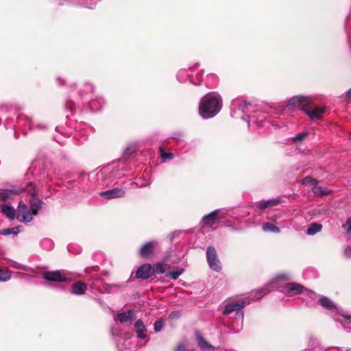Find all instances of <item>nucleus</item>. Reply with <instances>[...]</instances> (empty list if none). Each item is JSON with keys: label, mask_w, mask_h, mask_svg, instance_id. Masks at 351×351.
<instances>
[{"label": "nucleus", "mask_w": 351, "mask_h": 351, "mask_svg": "<svg viewBox=\"0 0 351 351\" xmlns=\"http://www.w3.org/2000/svg\"><path fill=\"white\" fill-rule=\"evenodd\" d=\"M237 111H241L243 115L241 119L248 123L249 128L255 129L264 125L266 119V114L262 112H256V107L250 103L241 98H235L231 101V115L239 117Z\"/></svg>", "instance_id": "f257e3e1"}, {"label": "nucleus", "mask_w": 351, "mask_h": 351, "mask_svg": "<svg viewBox=\"0 0 351 351\" xmlns=\"http://www.w3.org/2000/svg\"><path fill=\"white\" fill-rule=\"evenodd\" d=\"M127 171L122 162H114L109 164L95 173L98 184L104 186H109L114 184L116 181L124 176V171Z\"/></svg>", "instance_id": "f03ea898"}, {"label": "nucleus", "mask_w": 351, "mask_h": 351, "mask_svg": "<svg viewBox=\"0 0 351 351\" xmlns=\"http://www.w3.org/2000/svg\"><path fill=\"white\" fill-rule=\"evenodd\" d=\"M222 108V98L217 93L204 95L199 103V112L204 119H209L217 115Z\"/></svg>", "instance_id": "7ed1b4c3"}, {"label": "nucleus", "mask_w": 351, "mask_h": 351, "mask_svg": "<svg viewBox=\"0 0 351 351\" xmlns=\"http://www.w3.org/2000/svg\"><path fill=\"white\" fill-rule=\"evenodd\" d=\"M313 101V97L310 96H294L287 102V108H299L304 111L311 119H319L325 112L324 108L315 107L311 109V105Z\"/></svg>", "instance_id": "20e7f679"}, {"label": "nucleus", "mask_w": 351, "mask_h": 351, "mask_svg": "<svg viewBox=\"0 0 351 351\" xmlns=\"http://www.w3.org/2000/svg\"><path fill=\"white\" fill-rule=\"evenodd\" d=\"M248 304H250V301L243 299L231 302L225 306L223 313L228 315L233 312H236V315L240 316L243 319V313L242 309Z\"/></svg>", "instance_id": "39448f33"}, {"label": "nucleus", "mask_w": 351, "mask_h": 351, "mask_svg": "<svg viewBox=\"0 0 351 351\" xmlns=\"http://www.w3.org/2000/svg\"><path fill=\"white\" fill-rule=\"evenodd\" d=\"M43 278L48 281L53 282H67L71 281V274L64 270L47 271L43 273Z\"/></svg>", "instance_id": "423d86ee"}, {"label": "nucleus", "mask_w": 351, "mask_h": 351, "mask_svg": "<svg viewBox=\"0 0 351 351\" xmlns=\"http://www.w3.org/2000/svg\"><path fill=\"white\" fill-rule=\"evenodd\" d=\"M206 260L209 267L212 270L217 272L221 270V262L214 247H208L206 250Z\"/></svg>", "instance_id": "0eeeda50"}, {"label": "nucleus", "mask_w": 351, "mask_h": 351, "mask_svg": "<svg viewBox=\"0 0 351 351\" xmlns=\"http://www.w3.org/2000/svg\"><path fill=\"white\" fill-rule=\"evenodd\" d=\"M34 215L31 211V210L27 208L26 204L23 201H21L19 203L17 210V219L19 221L23 223L30 222L32 220Z\"/></svg>", "instance_id": "6e6552de"}, {"label": "nucleus", "mask_w": 351, "mask_h": 351, "mask_svg": "<svg viewBox=\"0 0 351 351\" xmlns=\"http://www.w3.org/2000/svg\"><path fill=\"white\" fill-rule=\"evenodd\" d=\"M224 217V215L221 213L220 210L217 209L212 211L208 215L204 216L202 218V223L205 226L211 227L216 223L217 219H223Z\"/></svg>", "instance_id": "1a4fd4ad"}, {"label": "nucleus", "mask_w": 351, "mask_h": 351, "mask_svg": "<svg viewBox=\"0 0 351 351\" xmlns=\"http://www.w3.org/2000/svg\"><path fill=\"white\" fill-rule=\"evenodd\" d=\"M158 243L156 241H152L145 243L139 250V255L141 257L146 258L150 257L154 252V249Z\"/></svg>", "instance_id": "9d476101"}, {"label": "nucleus", "mask_w": 351, "mask_h": 351, "mask_svg": "<svg viewBox=\"0 0 351 351\" xmlns=\"http://www.w3.org/2000/svg\"><path fill=\"white\" fill-rule=\"evenodd\" d=\"M135 318V312L134 310H128L125 312L119 313L114 317L115 322H119L121 324L132 323Z\"/></svg>", "instance_id": "9b49d317"}, {"label": "nucleus", "mask_w": 351, "mask_h": 351, "mask_svg": "<svg viewBox=\"0 0 351 351\" xmlns=\"http://www.w3.org/2000/svg\"><path fill=\"white\" fill-rule=\"evenodd\" d=\"M125 192L122 188H114L100 193V196L105 199H114L121 197L125 195Z\"/></svg>", "instance_id": "f8f14e48"}, {"label": "nucleus", "mask_w": 351, "mask_h": 351, "mask_svg": "<svg viewBox=\"0 0 351 351\" xmlns=\"http://www.w3.org/2000/svg\"><path fill=\"white\" fill-rule=\"evenodd\" d=\"M152 265L149 263H145L141 265L136 271L135 276L136 278L146 280L151 275Z\"/></svg>", "instance_id": "ddd939ff"}, {"label": "nucleus", "mask_w": 351, "mask_h": 351, "mask_svg": "<svg viewBox=\"0 0 351 351\" xmlns=\"http://www.w3.org/2000/svg\"><path fill=\"white\" fill-rule=\"evenodd\" d=\"M195 338L197 343L198 346L199 347L202 351H214L215 348L210 343H208L202 336V335L196 332H195Z\"/></svg>", "instance_id": "4468645a"}, {"label": "nucleus", "mask_w": 351, "mask_h": 351, "mask_svg": "<svg viewBox=\"0 0 351 351\" xmlns=\"http://www.w3.org/2000/svg\"><path fill=\"white\" fill-rule=\"evenodd\" d=\"M304 287L298 283L289 282L287 283L284 287L283 291L291 293L293 295L300 294L303 292Z\"/></svg>", "instance_id": "2eb2a0df"}, {"label": "nucleus", "mask_w": 351, "mask_h": 351, "mask_svg": "<svg viewBox=\"0 0 351 351\" xmlns=\"http://www.w3.org/2000/svg\"><path fill=\"white\" fill-rule=\"evenodd\" d=\"M87 290V285L82 281L74 282L71 287V293L75 295H83Z\"/></svg>", "instance_id": "dca6fc26"}, {"label": "nucleus", "mask_w": 351, "mask_h": 351, "mask_svg": "<svg viewBox=\"0 0 351 351\" xmlns=\"http://www.w3.org/2000/svg\"><path fill=\"white\" fill-rule=\"evenodd\" d=\"M279 203L278 199H263L256 203V206L260 210H265L267 208L277 205Z\"/></svg>", "instance_id": "f3484780"}, {"label": "nucleus", "mask_w": 351, "mask_h": 351, "mask_svg": "<svg viewBox=\"0 0 351 351\" xmlns=\"http://www.w3.org/2000/svg\"><path fill=\"white\" fill-rule=\"evenodd\" d=\"M134 329L138 338L144 339L147 337V330L141 319L135 322Z\"/></svg>", "instance_id": "a211bd4d"}, {"label": "nucleus", "mask_w": 351, "mask_h": 351, "mask_svg": "<svg viewBox=\"0 0 351 351\" xmlns=\"http://www.w3.org/2000/svg\"><path fill=\"white\" fill-rule=\"evenodd\" d=\"M319 304L325 308L330 311H338L336 304L328 298L322 297L319 300Z\"/></svg>", "instance_id": "6ab92c4d"}, {"label": "nucleus", "mask_w": 351, "mask_h": 351, "mask_svg": "<svg viewBox=\"0 0 351 351\" xmlns=\"http://www.w3.org/2000/svg\"><path fill=\"white\" fill-rule=\"evenodd\" d=\"M191 68L180 69L177 73L178 80L180 82H186L191 77Z\"/></svg>", "instance_id": "aec40b11"}, {"label": "nucleus", "mask_w": 351, "mask_h": 351, "mask_svg": "<svg viewBox=\"0 0 351 351\" xmlns=\"http://www.w3.org/2000/svg\"><path fill=\"white\" fill-rule=\"evenodd\" d=\"M43 201L38 198L31 197L29 199L30 210L34 215H37L39 210L41 208Z\"/></svg>", "instance_id": "412c9836"}, {"label": "nucleus", "mask_w": 351, "mask_h": 351, "mask_svg": "<svg viewBox=\"0 0 351 351\" xmlns=\"http://www.w3.org/2000/svg\"><path fill=\"white\" fill-rule=\"evenodd\" d=\"M1 212L9 219H14V215H14L15 214L14 208V207L10 206V205H6V204L2 205L1 206Z\"/></svg>", "instance_id": "4be33fe9"}, {"label": "nucleus", "mask_w": 351, "mask_h": 351, "mask_svg": "<svg viewBox=\"0 0 351 351\" xmlns=\"http://www.w3.org/2000/svg\"><path fill=\"white\" fill-rule=\"evenodd\" d=\"M262 230L265 232H274V233H279L280 232V229L279 227L269 223L265 222L263 223Z\"/></svg>", "instance_id": "5701e85b"}, {"label": "nucleus", "mask_w": 351, "mask_h": 351, "mask_svg": "<svg viewBox=\"0 0 351 351\" xmlns=\"http://www.w3.org/2000/svg\"><path fill=\"white\" fill-rule=\"evenodd\" d=\"M322 224L317 223H313L309 226L306 230V234L308 235H314L322 230Z\"/></svg>", "instance_id": "b1692460"}, {"label": "nucleus", "mask_w": 351, "mask_h": 351, "mask_svg": "<svg viewBox=\"0 0 351 351\" xmlns=\"http://www.w3.org/2000/svg\"><path fill=\"white\" fill-rule=\"evenodd\" d=\"M313 192L315 195L317 196H324L329 194L330 193V191L327 188L322 187L320 186L315 185L313 187Z\"/></svg>", "instance_id": "393cba45"}, {"label": "nucleus", "mask_w": 351, "mask_h": 351, "mask_svg": "<svg viewBox=\"0 0 351 351\" xmlns=\"http://www.w3.org/2000/svg\"><path fill=\"white\" fill-rule=\"evenodd\" d=\"M17 192L13 190H2L0 192V199L2 201H6L11 198L13 195H16Z\"/></svg>", "instance_id": "a878e982"}, {"label": "nucleus", "mask_w": 351, "mask_h": 351, "mask_svg": "<svg viewBox=\"0 0 351 351\" xmlns=\"http://www.w3.org/2000/svg\"><path fill=\"white\" fill-rule=\"evenodd\" d=\"M167 261V258H165L162 262L158 263L156 264L154 267V271L156 274H164L165 272V269L164 268V266L165 265Z\"/></svg>", "instance_id": "bb28decb"}, {"label": "nucleus", "mask_w": 351, "mask_h": 351, "mask_svg": "<svg viewBox=\"0 0 351 351\" xmlns=\"http://www.w3.org/2000/svg\"><path fill=\"white\" fill-rule=\"evenodd\" d=\"M184 269L183 268L178 269L176 271H169L166 274V276L167 278H171L173 280H176L179 278V276L183 274Z\"/></svg>", "instance_id": "cd10ccee"}, {"label": "nucleus", "mask_w": 351, "mask_h": 351, "mask_svg": "<svg viewBox=\"0 0 351 351\" xmlns=\"http://www.w3.org/2000/svg\"><path fill=\"white\" fill-rule=\"evenodd\" d=\"M11 272L8 269L0 267V282H5L10 279Z\"/></svg>", "instance_id": "c85d7f7f"}, {"label": "nucleus", "mask_w": 351, "mask_h": 351, "mask_svg": "<svg viewBox=\"0 0 351 351\" xmlns=\"http://www.w3.org/2000/svg\"><path fill=\"white\" fill-rule=\"evenodd\" d=\"M20 228L21 226L14 227L12 228H6L2 230L0 233L3 235L17 234L20 231Z\"/></svg>", "instance_id": "c756f323"}, {"label": "nucleus", "mask_w": 351, "mask_h": 351, "mask_svg": "<svg viewBox=\"0 0 351 351\" xmlns=\"http://www.w3.org/2000/svg\"><path fill=\"white\" fill-rule=\"evenodd\" d=\"M150 184L149 179L145 177L140 178L133 184L136 185L138 187H145Z\"/></svg>", "instance_id": "7c9ffc66"}, {"label": "nucleus", "mask_w": 351, "mask_h": 351, "mask_svg": "<svg viewBox=\"0 0 351 351\" xmlns=\"http://www.w3.org/2000/svg\"><path fill=\"white\" fill-rule=\"evenodd\" d=\"M10 266L14 267V268H16V269H21V270H23V271H32L33 272L34 271V269H32V268H29L27 266H25L22 264H20V263H18L15 261H12L10 263Z\"/></svg>", "instance_id": "2f4dec72"}, {"label": "nucleus", "mask_w": 351, "mask_h": 351, "mask_svg": "<svg viewBox=\"0 0 351 351\" xmlns=\"http://www.w3.org/2000/svg\"><path fill=\"white\" fill-rule=\"evenodd\" d=\"M94 90V86L92 84L90 83H86L84 84V88L83 90H81L80 92V96L83 98L84 97V93L85 94H90L92 93Z\"/></svg>", "instance_id": "473e14b6"}, {"label": "nucleus", "mask_w": 351, "mask_h": 351, "mask_svg": "<svg viewBox=\"0 0 351 351\" xmlns=\"http://www.w3.org/2000/svg\"><path fill=\"white\" fill-rule=\"evenodd\" d=\"M202 80V74L198 73L195 75V76H193L191 74V77L189 78V81L192 84L198 85L201 83Z\"/></svg>", "instance_id": "72a5a7b5"}, {"label": "nucleus", "mask_w": 351, "mask_h": 351, "mask_svg": "<svg viewBox=\"0 0 351 351\" xmlns=\"http://www.w3.org/2000/svg\"><path fill=\"white\" fill-rule=\"evenodd\" d=\"M308 136V133L306 132H302L297 134L295 136H293L291 138L292 141L297 142V141H302L305 139V138Z\"/></svg>", "instance_id": "f704fd0d"}, {"label": "nucleus", "mask_w": 351, "mask_h": 351, "mask_svg": "<svg viewBox=\"0 0 351 351\" xmlns=\"http://www.w3.org/2000/svg\"><path fill=\"white\" fill-rule=\"evenodd\" d=\"M160 156L162 159H173L175 157L174 154L170 152H165L162 147L160 148Z\"/></svg>", "instance_id": "c9c22d12"}, {"label": "nucleus", "mask_w": 351, "mask_h": 351, "mask_svg": "<svg viewBox=\"0 0 351 351\" xmlns=\"http://www.w3.org/2000/svg\"><path fill=\"white\" fill-rule=\"evenodd\" d=\"M26 190H27L28 194H29L32 197H36V192L35 186L32 183L28 184V185L27 186Z\"/></svg>", "instance_id": "e433bc0d"}, {"label": "nucleus", "mask_w": 351, "mask_h": 351, "mask_svg": "<svg viewBox=\"0 0 351 351\" xmlns=\"http://www.w3.org/2000/svg\"><path fill=\"white\" fill-rule=\"evenodd\" d=\"M163 326H164L163 322H162V319H158L154 323V330L156 332H160L162 330V329L163 328Z\"/></svg>", "instance_id": "4c0bfd02"}, {"label": "nucleus", "mask_w": 351, "mask_h": 351, "mask_svg": "<svg viewBox=\"0 0 351 351\" xmlns=\"http://www.w3.org/2000/svg\"><path fill=\"white\" fill-rule=\"evenodd\" d=\"M42 246L47 250H50L53 248V244L49 239H45L42 241Z\"/></svg>", "instance_id": "58836bf2"}, {"label": "nucleus", "mask_w": 351, "mask_h": 351, "mask_svg": "<svg viewBox=\"0 0 351 351\" xmlns=\"http://www.w3.org/2000/svg\"><path fill=\"white\" fill-rule=\"evenodd\" d=\"M301 182L302 184L307 185L311 183H315L317 182V181L311 178V177H305L304 179L302 180Z\"/></svg>", "instance_id": "ea45409f"}, {"label": "nucleus", "mask_w": 351, "mask_h": 351, "mask_svg": "<svg viewBox=\"0 0 351 351\" xmlns=\"http://www.w3.org/2000/svg\"><path fill=\"white\" fill-rule=\"evenodd\" d=\"M343 227L348 233L351 231V217L347 219L346 223Z\"/></svg>", "instance_id": "a19ab883"}, {"label": "nucleus", "mask_w": 351, "mask_h": 351, "mask_svg": "<svg viewBox=\"0 0 351 351\" xmlns=\"http://www.w3.org/2000/svg\"><path fill=\"white\" fill-rule=\"evenodd\" d=\"M66 106V108H69V110L71 111H73L75 109V104L71 100H67Z\"/></svg>", "instance_id": "79ce46f5"}, {"label": "nucleus", "mask_w": 351, "mask_h": 351, "mask_svg": "<svg viewBox=\"0 0 351 351\" xmlns=\"http://www.w3.org/2000/svg\"><path fill=\"white\" fill-rule=\"evenodd\" d=\"M176 351H186V345L183 343H180L176 348Z\"/></svg>", "instance_id": "37998d69"}, {"label": "nucleus", "mask_w": 351, "mask_h": 351, "mask_svg": "<svg viewBox=\"0 0 351 351\" xmlns=\"http://www.w3.org/2000/svg\"><path fill=\"white\" fill-rule=\"evenodd\" d=\"M134 152V148L132 147H128L125 148V149L124 150V154L125 156H129L130 155L132 152Z\"/></svg>", "instance_id": "c03bdc74"}, {"label": "nucleus", "mask_w": 351, "mask_h": 351, "mask_svg": "<svg viewBox=\"0 0 351 351\" xmlns=\"http://www.w3.org/2000/svg\"><path fill=\"white\" fill-rule=\"evenodd\" d=\"M344 254L348 258H351V247H346L344 250Z\"/></svg>", "instance_id": "a18cd8bd"}, {"label": "nucleus", "mask_w": 351, "mask_h": 351, "mask_svg": "<svg viewBox=\"0 0 351 351\" xmlns=\"http://www.w3.org/2000/svg\"><path fill=\"white\" fill-rule=\"evenodd\" d=\"M343 317L346 323L351 324V316L343 315Z\"/></svg>", "instance_id": "49530a36"}, {"label": "nucleus", "mask_w": 351, "mask_h": 351, "mask_svg": "<svg viewBox=\"0 0 351 351\" xmlns=\"http://www.w3.org/2000/svg\"><path fill=\"white\" fill-rule=\"evenodd\" d=\"M35 128H36L38 130H43V129H46L47 126L44 124H38L35 126Z\"/></svg>", "instance_id": "de8ad7c7"}, {"label": "nucleus", "mask_w": 351, "mask_h": 351, "mask_svg": "<svg viewBox=\"0 0 351 351\" xmlns=\"http://www.w3.org/2000/svg\"><path fill=\"white\" fill-rule=\"evenodd\" d=\"M27 121L28 123V125H29V127L30 130L34 129V126L33 125V123L32 122L31 119L27 118Z\"/></svg>", "instance_id": "09e8293b"}, {"label": "nucleus", "mask_w": 351, "mask_h": 351, "mask_svg": "<svg viewBox=\"0 0 351 351\" xmlns=\"http://www.w3.org/2000/svg\"><path fill=\"white\" fill-rule=\"evenodd\" d=\"M346 96L348 98H351V88L346 92Z\"/></svg>", "instance_id": "8fccbe9b"}, {"label": "nucleus", "mask_w": 351, "mask_h": 351, "mask_svg": "<svg viewBox=\"0 0 351 351\" xmlns=\"http://www.w3.org/2000/svg\"><path fill=\"white\" fill-rule=\"evenodd\" d=\"M16 275L20 277H22V278H25V277L27 276V274H23V273H20V272L16 273Z\"/></svg>", "instance_id": "3c124183"}, {"label": "nucleus", "mask_w": 351, "mask_h": 351, "mask_svg": "<svg viewBox=\"0 0 351 351\" xmlns=\"http://www.w3.org/2000/svg\"><path fill=\"white\" fill-rule=\"evenodd\" d=\"M279 278H282V279H285V280H288L289 279L288 275H280V276H279Z\"/></svg>", "instance_id": "603ef678"}, {"label": "nucleus", "mask_w": 351, "mask_h": 351, "mask_svg": "<svg viewBox=\"0 0 351 351\" xmlns=\"http://www.w3.org/2000/svg\"><path fill=\"white\" fill-rule=\"evenodd\" d=\"M57 80L59 82L60 84H63V80L60 78H57Z\"/></svg>", "instance_id": "864d4df0"}, {"label": "nucleus", "mask_w": 351, "mask_h": 351, "mask_svg": "<svg viewBox=\"0 0 351 351\" xmlns=\"http://www.w3.org/2000/svg\"><path fill=\"white\" fill-rule=\"evenodd\" d=\"M178 314V312H173L171 313V315H175V316H177V315Z\"/></svg>", "instance_id": "5fc2aeb1"}, {"label": "nucleus", "mask_w": 351, "mask_h": 351, "mask_svg": "<svg viewBox=\"0 0 351 351\" xmlns=\"http://www.w3.org/2000/svg\"><path fill=\"white\" fill-rule=\"evenodd\" d=\"M270 219H271V221H275V219H274V218H273V217H272V218H271Z\"/></svg>", "instance_id": "6e6d98bb"}, {"label": "nucleus", "mask_w": 351, "mask_h": 351, "mask_svg": "<svg viewBox=\"0 0 351 351\" xmlns=\"http://www.w3.org/2000/svg\"><path fill=\"white\" fill-rule=\"evenodd\" d=\"M346 351H351V349H348Z\"/></svg>", "instance_id": "4d7b16f0"}]
</instances>
